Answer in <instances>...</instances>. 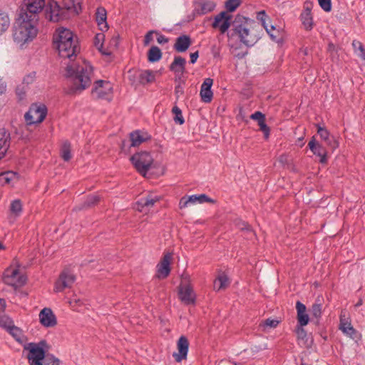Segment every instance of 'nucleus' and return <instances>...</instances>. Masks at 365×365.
Masks as SVG:
<instances>
[{"label": "nucleus", "instance_id": "f257e3e1", "mask_svg": "<svg viewBox=\"0 0 365 365\" xmlns=\"http://www.w3.org/2000/svg\"><path fill=\"white\" fill-rule=\"evenodd\" d=\"M53 41L56 44L61 57L69 59L65 68V77L69 81L67 93L76 95L88 88L91 84L90 75L92 67L79 65L73 60L80 52L78 38H74L73 33L68 29L59 28L53 34Z\"/></svg>", "mask_w": 365, "mask_h": 365}, {"label": "nucleus", "instance_id": "f03ea898", "mask_svg": "<svg viewBox=\"0 0 365 365\" xmlns=\"http://www.w3.org/2000/svg\"><path fill=\"white\" fill-rule=\"evenodd\" d=\"M14 26L13 38L17 43L32 41L37 34L38 14L46 6V0H24Z\"/></svg>", "mask_w": 365, "mask_h": 365}, {"label": "nucleus", "instance_id": "7ed1b4c3", "mask_svg": "<svg viewBox=\"0 0 365 365\" xmlns=\"http://www.w3.org/2000/svg\"><path fill=\"white\" fill-rule=\"evenodd\" d=\"M255 21L241 14L232 16L227 11H222L216 15L212 23L213 29H218L221 34L227 32L229 39L237 37L239 41L247 47H251L258 41L259 37L250 33L249 26Z\"/></svg>", "mask_w": 365, "mask_h": 365}, {"label": "nucleus", "instance_id": "20e7f679", "mask_svg": "<svg viewBox=\"0 0 365 365\" xmlns=\"http://www.w3.org/2000/svg\"><path fill=\"white\" fill-rule=\"evenodd\" d=\"M49 349L50 346L45 339L24 345V349L29 351L27 359L29 365H60L61 361L48 353Z\"/></svg>", "mask_w": 365, "mask_h": 365}, {"label": "nucleus", "instance_id": "39448f33", "mask_svg": "<svg viewBox=\"0 0 365 365\" xmlns=\"http://www.w3.org/2000/svg\"><path fill=\"white\" fill-rule=\"evenodd\" d=\"M81 11V4H76L73 0H63L61 4L54 0H49L45 17L49 21L57 23L70 19L71 14L78 15Z\"/></svg>", "mask_w": 365, "mask_h": 365}, {"label": "nucleus", "instance_id": "423d86ee", "mask_svg": "<svg viewBox=\"0 0 365 365\" xmlns=\"http://www.w3.org/2000/svg\"><path fill=\"white\" fill-rule=\"evenodd\" d=\"M130 160L136 170L143 176H145L153 163V158L148 151H140L133 155Z\"/></svg>", "mask_w": 365, "mask_h": 365}, {"label": "nucleus", "instance_id": "0eeeda50", "mask_svg": "<svg viewBox=\"0 0 365 365\" xmlns=\"http://www.w3.org/2000/svg\"><path fill=\"white\" fill-rule=\"evenodd\" d=\"M48 109L43 103H34L24 115L28 125L42 123L46 117Z\"/></svg>", "mask_w": 365, "mask_h": 365}, {"label": "nucleus", "instance_id": "6e6552de", "mask_svg": "<svg viewBox=\"0 0 365 365\" xmlns=\"http://www.w3.org/2000/svg\"><path fill=\"white\" fill-rule=\"evenodd\" d=\"M113 93V87L109 81L98 80L95 81L91 94L96 99L110 100Z\"/></svg>", "mask_w": 365, "mask_h": 365}, {"label": "nucleus", "instance_id": "1a4fd4ad", "mask_svg": "<svg viewBox=\"0 0 365 365\" xmlns=\"http://www.w3.org/2000/svg\"><path fill=\"white\" fill-rule=\"evenodd\" d=\"M76 281V276L68 269H63L54 284V292H61L66 288L72 287Z\"/></svg>", "mask_w": 365, "mask_h": 365}, {"label": "nucleus", "instance_id": "9d476101", "mask_svg": "<svg viewBox=\"0 0 365 365\" xmlns=\"http://www.w3.org/2000/svg\"><path fill=\"white\" fill-rule=\"evenodd\" d=\"M308 147L314 155L319 157L320 163H327V151L321 143L317 141L315 136L312 137L308 143Z\"/></svg>", "mask_w": 365, "mask_h": 365}, {"label": "nucleus", "instance_id": "9b49d317", "mask_svg": "<svg viewBox=\"0 0 365 365\" xmlns=\"http://www.w3.org/2000/svg\"><path fill=\"white\" fill-rule=\"evenodd\" d=\"M312 3L309 4L308 2L306 1L304 3V9L299 16L304 29L307 31L312 30L314 25L313 16L312 14Z\"/></svg>", "mask_w": 365, "mask_h": 365}, {"label": "nucleus", "instance_id": "f8f14e48", "mask_svg": "<svg viewBox=\"0 0 365 365\" xmlns=\"http://www.w3.org/2000/svg\"><path fill=\"white\" fill-rule=\"evenodd\" d=\"M189 341L187 338L182 335L180 336L177 341V348L178 350V353H173V356L175 361L180 362L182 360L185 359L187 356L189 349Z\"/></svg>", "mask_w": 365, "mask_h": 365}, {"label": "nucleus", "instance_id": "ddd939ff", "mask_svg": "<svg viewBox=\"0 0 365 365\" xmlns=\"http://www.w3.org/2000/svg\"><path fill=\"white\" fill-rule=\"evenodd\" d=\"M316 127L317 128V133L328 147L332 150H334L339 147V143L338 140L330 135L329 131L325 127H322L319 124H317Z\"/></svg>", "mask_w": 365, "mask_h": 365}, {"label": "nucleus", "instance_id": "4468645a", "mask_svg": "<svg viewBox=\"0 0 365 365\" xmlns=\"http://www.w3.org/2000/svg\"><path fill=\"white\" fill-rule=\"evenodd\" d=\"M172 256L170 253L165 254L157 265V277L159 279L166 278L170 273V262Z\"/></svg>", "mask_w": 365, "mask_h": 365}, {"label": "nucleus", "instance_id": "2eb2a0df", "mask_svg": "<svg viewBox=\"0 0 365 365\" xmlns=\"http://www.w3.org/2000/svg\"><path fill=\"white\" fill-rule=\"evenodd\" d=\"M179 299L186 305L195 304L196 301L195 294L192 287L189 284L179 287Z\"/></svg>", "mask_w": 365, "mask_h": 365}, {"label": "nucleus", "instance_id": "dca6fc26", "mask_svg": "<svg viewBox=\"0 0 365 365\" xmlns=\"http://www.w3.org/2000/svg\"><path fill=\"white\" fill-rule=\"evenodd\" d=\"M40 323L45 327H53L57 324V319L50 308L45 307L39 313Z\"/></svg>", "mask_w": 365, "mask_h": 365}, {"label": "nucleus", "instance_id": "f3484780", "mask_svg": "<svg viewBox=\"0 0 365 365\" xmlns=\"http://www.w3.org/2000/svg\"><path fill=\"white\" fill-rule=\"evenodd\" d=\"M185 64L186 60L180 56H175L173 61L169 66L170 71H173L175 74V79L178 78H181L182 76L185 72Z\"/></svg>", "mask_w": 365, "mask_h": 365}, {"label": "nucleus", "instance_id": "a211bd4d", "mask_svg": "<svg viewBox=\"0 0 365 365\" xmlns=\"http://www.w3.org/2000/svg\"><path fill=\"white\" fill-rule=\"evenodd\" d=\"M250 119L257 120L258 125L259 126V130L263 133L264 138L267 140L269 138L270 135V128L266 124V116L261 111H256L254 113L251 114L250 116Z\"/></svg>", "mask_w": 365, "mask_h": 365}, {"label": "nucleus", "instance_id": "6ab92c4d", "mask_svg": "<svg viewBox=\"0 0 365 365\" xmlns=\"http://www.w3.org/2000/svg\"><path fill=\"white\" fill-rule=\"evenodd\" d=\"M213 79L207 78L204 80L202 84L201 85L200 94L201 96V100L204 103H210L212 99L213 93L211 89Z\"/></svg>", "mask_w": 365, "mask_h": 365}, {"label": "nucleus", "instance_id": "aec40b11", "mask_svg": "<svg viewBox=\"0 0 365 365\" xmlns=\"http://www.w3.org/2000/svg\"><path fill=\"white\" fill-rule=\"evenodd\" d=\"M191 44L192 40L190 36L182 34L176 38L173 48L177 52L184 53L189 48Z\"/></svg>", "mask_w": 365, "mask_h": 365}, {"label": "nucleus", "instance_id": "412c9836", "mask_svg": "<svg viewBox=\"0 0 365 365\" xmlns=\"http://www.w3.org/2000/svg\"><path fill=\"white\" fill-rule=\"evenodd\" d=\"M297 324L307 326L309 322V314L307 313L306 306L300 301L296 303Z\"/></svg>", "mask_w": 365, "mask_h": 365}, {"label": "nucleus", "instance_id": "4be33fe9", "mask_svg": "<svg viewBox=\"0 0 365 365\" xmlns=\"http://www.w3.org/2000/svg\"><path fill=\"white\" fill-rule=\"evenodd\" d=\"M107 12L103 7H98L96 12V21L98 26L99 30L106 32L108 30L109 26L106 21Z\"/></svg>", "mask_w": 365, "mask_h": 365}, {"label": "nucleus", "instance_id": "5701e85b", "mask_svg": "<svg viewBox=\"0 0 365 365\" xmlns=\"http://www.w3.org/2000/svg\"><path fill=\"white\" fill-rule=\"evenodd\" d=\"M150 138L151 136L147 133H145V136L141 135V131L139 130H134L130 133V145H133V147H137Z\"/></svg>", "mask_w": 365, "mask_h": 365}, {"label": "nucleus", "instance_id": "b1692460", "mask_svg": "<svg viewBox=\"0 0 365 365\" xmlns=\"http://www.w3.org/2000/svg\"><path fill=\"white\" fill-rule=\"evenodd\" d=\"M6 331L20 344L27 341V337L24 334L23 330L15 326L14 324L9 327Z\"/></svg>", "mask_w": 365, "mask_h": 365}, {"label": "nucleus", "instance_id": "393cba45", "mask_svg": "<svg viewBox=\"0 0 365 365\" xmlns=\"http://www.w3.org/2000/svg\"><path fill=\"white\" fill-rule=\"evenodd\" d=\"M215 4L211 1L202 0L197 3L195 10L200 15H203L212 11L215 9Z\"/></svg>", "mask_w": 365, "mask_h": 365}, {"label": "nucleus", "instance_id": "a878e982", "mask_svg": "<svg viewBox=\"0 0 365 365\" xmlns=\"http://www.w3.org/2000/svg\"><path fill=\"white\" fill-rule=\"evenodd\" d=\"M230 285L227 275L225 273L220 274L214 281V289L217 292L224 289Z\"/></svg>", "mask_w": 365, "mask_h": 365}, {"label": "nucleus", "instance_id": "bb28decb", "mask_svg": "<svg viewBox=\"0 0 365 365\" xmlns=\"http://www.w3.org/2000/svg\"><path fill=\"white\" fill-rule=\"evenodd\" d=\"M9 134L0 130V160L3 158L9 147Z\"/></svg>", "mask_w": 365, "mask_h": 365}, {"label": "nucleus", "instance_id": "cd10ccee", "mask_svg": "<svg viewBox=\"0 0 365 365\" xmlns=\"http://www.w3.org/2000/svg\"><path fill=\"white\" fill-rule=\"evenodd\" d=\"M158 200V197L153 198L150 195L142 197L137 202L138 210L143 212L145 208L152 207Z\"/></svg>", "mask_w": 365, "mask_h": 365}, {"label": "nucleus", "instance_id": "c85d7f7f", "mask_svg": "<svg viewBox=\"0 0 365 365\" xmlns=\"http://www.w3.org/2000/svg\"><path fill=\"white\" fill-rule=\"evenodd\" d=\"M155 73L153 71L150 70L142 71L138 76V82L142 85L153 83L155 81Z\"/></svg>", "mask_w": 365, "mask_h": 365}, {"label": "nucleus", "instance_id": "c756f323", "mask_svg": "<svg viewBox=\"0 0 365 365\" xmlns=\"http://www.w3.org/2000/svg\"><path fill=\"white\" fill-rule=\"evenodd\" d=\"M19 175L14 171H6L0 173V185L4 186L9 185L14 180H18Z\"/></svg>", "mask_w": 365, "mask_h": 365}, {"label": "nucleus", "instance_id": "7c9ffc66", "mask_svg": "<svg viewBox=\"0 0 365 365\" xmlns=\"http://www.w3.org/2000/svg\"><path fill=\"white\" fill-rule=\"evenodd\" d=\"M148 61L150 63H155L159 61L162 58V51L161 50L156 46H153L148 50Z\"/></svg>", "mask_w": 365, "mask_h": 365}, {"label": "nucleus", "instance_id": "2f4dec72", "mask_svg": "<svg viewBox=\"0 0 365 365\" xmlns=\"http://www.w3.org/2000/svg\"><path fill=\"white\" fill-rule=\"evenodd\" d=\"M19 272V268H7L4 272V281L5 284L8 285L13 284L12 282L17 277Z\"/></svg>", "mask_w": 365, "mask_h": 365}, {"label": "nucleus", "instance_id": "473e14b6", "mask_svg": "<svg viewBox=\"0 0 365 365\" xmlns=\"http://www.w3.org/2000/svg\"><path fill=\"white\" fill-rule=\"evenodd\" d=\"M10 24L9 14L2 10H0V36L9 28Z\"/></svg>", "mask_w": 365, "mask_h": 365}, {"label": "nucleus", "instance_id": "72a5a7b5", "mask_svg": "<svg viewBox=\"0 0 365 365\" xmlns=\"http://www.w3.org/2000/svg\"><path fill=\"white\" fill-rule=\"evenodd\" d=\"M101 197L98 195H88L86 200L82 204L79 210L88 209L94 207L100 202Z\"/></svg>", "mask_w": 365, "mask_h": 365}, {"label": "nucleus", "instance_id": "f704fd0d", "mask_svg": "<svg viewBox=\"0 0 365 365\" xmlns=\"http://www.w3.org/2000/svg\"><path fill=\"white\" fill-rule=\"evenodd\" d=\"M172 113L175 115L173 120L176 124L181 125L185 123V119L182 116V110L178 106H174L172 108Z\"/></svg>", "mask_w": 365, "mask_h": 365}, {"label": "nucleus", "instance_id": "c9c22d12", "mask_svg": "<svg viewBox=\"0 0 365 365\" xmlns=\"http://www.w3.org/2000/svg\"><path fill=\"white\" fill-rule=\"evenodd\" d=\"M26 275L19 272V274L17 276V277L12 282L13 284H11L9 286L13 287L15 289H16L24 286L26 284Z\"/></svg>", "mask_w": 365, "mask_h": 365}, {"label": "nucleus", "instance_id": "e433bc0d", "mask_svg": "<svg viewBox=\"0 0 365 365\" xmlns=\"http://www.w3.org/2000/svg\"><path fill=\"white\" fill-rule=\"evenodd\" d=\"M322 304L321 303L315 302L312 304L311 312L312 315L317 319L316 324H318L319 323V319L322 317Z\"/></svg>", "mask_w": 365, "mask_h": 365}, {"label": "nucleus", "instance_id": "4c0bfd02", "mask_svg": "<svg viewBox=\"0 0 365 365\" xmlns=\"http://www.w3.org/2000/svg\"><path fill=\"white\" fill-rule=\"evenodd\" d=\"M61 156L64 161H69L71 159V144L69 142L63 143L61 149Z\"/></svg>", "mask_w": 365, "mask_h": 365}, {"label": "nucleus", "instance_id": "58836bf2", "mask_svg": "<svg viewBox=\"0 0 365 365\" xmlns=\"http://www.w3.org/2000/svg\"><path fill=\"white\" fill-rule=\"evenodd\" d=\"M13 319L5 314L0 313V327L3 328L6 331L14 324Z\"/></svg>", "mask_w": 365, "mask_h": 365}, {"label": "nucleus", "instance_id": "ea45409f", "mask_svg": "<svg viewBox=\"0 0 365 365\" xmlns=\"http://www.w3.org/2000/svg\"><path fill=\"white\" fill-rule=\"evenodd\" d=\"M10 211L16 216H19L22 212L21 201L19 199L13 200L10 205Z\"/></svg>", "mask_w": 365, "mask_h": 365}, {"label": "nucleus", "instance_id": "a19ab883", "mask_svg": "<svg viewBox=\"0 0 365 365\" xmlns=\"http://www.w3.org/2000/svg\"><path fill=\"white\" fill-rule=\"evenodd\" d=\"M304 326L297 324L295 331L297 334V339L302 340L305 343L307 341V333L306 330L304 329Z\"/></svg>", "mask_w": 365, "mask_h": 365}, {"label": "nucleus", "instance_id": "79ce46f5", "mask_svg": "<svg viewBox=\"0 0 365 365\" xmlns=\"http://www.w3.org/2000/svg\"><path fill=\"white\" fill-rule=\"evenodd\" d=\"M240 0H227L225 2V8L227 12H233L240 5Z\"/></svg>", "mask_w": 365, "mask_h": 365}, {"label": "nucleus", "instance_id": "37998d69", "mask_svg": "<svg viewBox=\"0 0 365 365\" xmlns=\"http://www.w3.org/2000/svg\"><path fill=\"white\" fill-rule=\"evenodd\" d=\"M237 228H239L242 231H245L247 232H252V226L247 222L242 220H239L235 223Z\"/></svg>", "mask_w": 365, "mask_h": 365}, {"label": "nucleus", "instance_id": "c03bdc74", "mask_svg": "<svg viewBox=\"0 0 365 365\" xmlns=\"http://www.w3.org/2000/svg\"><path fill=\"white\" fill-rule=\"evenodd\" d=\"M346 328L347 329L345 331H342L344 334L354 340L360 339V334L353 327L352 325Z\"/></svg>", "mask_w": 365, "mask_h": 365}, {"label": "nucleus", "instance_id": "a18cd8bd", "mask_svg": "<svg viewBox=\"0 0 365 365\" xmlns=\"http://www.w3.org/2000/svg\"><path fill=\"white\" fill-rule=\"evenodd\" d=\"M279 323H280L279 320L268 318V319L262 321L259 326L263 327L264 328L267 327H269L270 328H276L279 325Z\"/></svg>", "mask_w": 365, "mask_h": 365}, {"label": "nucleus", "instance_id": "49530a36", "mask_svg": "<svg viewBox=\"0 0 365 365\" xmlns=\"http://www.w3.org/2000/svg\"><path fill=\"white\" fill-rule=\"evenodd\" d=\"M319 6L325 12H330L332 9L331 0H317Z\"/></svg>", "mask_w": 365, "mask_h": 365}, {"label": "nucleus", "instance_id": "de8ad7c7", "mask_svg": "<svg viewBox=\"0 0 365 365\" xmlns=\"http://www.w3.org/2000/svg\"><path fill=\"white\" fill-rule=\"evenodd\" d=\"M28 87L26 86L21 84L19 85L16 88V94L19 98V100H23L26 96V89Z\"/></svg>", "mask_w": 365, "mask_h": 365}, {"label": "nucleus", "instance_id": "09e8293b", "mask_svg": "<svg viewBox=\"0 0 365 365\" xmlns=\"http://www.w3.org/2000/svg\"><path fill=\"white\" fill-rule=\"evenodd\" d=\"M342 312L340 314V323H339V329L341 331H345L348 327H350L351 325L350 321H349L348 319H345V316L342 314Z\"/></svg>", "mask_w": 365, "mask_h": 365}, {"label": "nucleus", "instance_id": "8fccbe9b", "mask_svg": "<svg viewBox=\"0 0 365 365\" xmlns=\"http://www.w3.org/2000/svg\"><path fill=\"white\" fill-rule=\"evenodd\" d=\"M133 145H130V141L127 140H123L120 144V151L125 155L130 153V148Z\"/></svg>", "mask_w": 365, "mask_h": 365}, {"label": "nucleus", "instance_id": "3c124183", "mask_svg": "<svg viewBox=\"0 0 365 365\" xmlns=\"http://www.w3.org/2000/svg\"><path fill=\"white\" fill-rule=\"evenodd\" d=\"M263 27L273 41L277 42L279 41V40L277 39V36L272 32V31L275 30L274 26L271 25L270 26H269L268 24L267 23V20H265V26Z\"/></svg>", "mask_w": 365, "mask_h": 365}, {"label": "nucleus", "instance_id": "603ef678", "mask_svg": "<svg viewBox=\"0 0 365 365\" xmlns=\"http://www.w3.org/2000/svg\"><path fill=\"white\" fill-rule=\"evenodd\" d=\"M105 35L102 33L97 34L94 38V44L99 50L103 47Z\"/></svg>", "mask_w": 365, "mask_h": 365}, {"label": "nucleus", "instance_id": "864d4df0", "mask_svg": "<svg viewBox=\"0 0 365 365\" xmlns=\"http://www.w3.org/2000/svg\"><path fill=\"white\" fill-rule=\"evenodd\" d=\"M257 19L261 22L262 26H265V20H269L264 10H262L257 14Z\"/></svg>", "mask_w": 365, "mask_h": 365}, {"label": "nucleus", "instance_id": "5fc2aeb1", "mask_svg": "<svg viewBox=\"0 0 365 365\" xmlns=\"http://www.w3.org/2000/svg\"><path fill=\"white\" fill-rule=\"evenodd\" d=\"M35 78H36V72H31L29 74L26 75L24 78L22 84H24V85L26 86V87H28V86L29 84L32 83L35 81Z\"/></svg>", "mask_w": 365, "mask_h": 365}, {"label": "nucleus", "instance_id": "6e6d98bb", "mask_svg": "<svg viewBox=\"0 0 365 365\" xmlns=\"http://www.w3.org/2000/svg\"><path fill=\"white\" fill-rule=\"evenodd\" d=\"M197 202L204 203V202H210V203H215L216 200L210 198L206 194H200L197 195Z\"/></svg>", "mask_w": 365, "mask_h": 365}, {"label": "nucleus", "instance_id": "4d7b16f0", "mask_svg": "<svg viewBox=\"0 0 365 365\" xmlns=\"http://www.w3.org/2000/svg\"><path fill=\"white\" fill-rule=\"evenodd\" d=\"M352 46L354 48H358L359 51H360L361 53L359 56L363 58L365 57V48L362 43L358 41H353Z\"/></svg>", "mask_w": 365, "mask_h": 365}, {"label": "nucleus", "instance_id": "13d9d810", "mask_svg": "<svg viewBox=\"0 0 365 365\" xmlns=\"http://www.w3.org/2000/svg\"><path fill=\"white\" fill-rule=\"evenodd\" d=\"M153 33H155V34H158V31H153V30H151V31H149L145 35V37H144V40H143V43L145 46H147L148 45L151 41H153V36H152V34Z\"/></svg>", "mask_w": 365, "mask_h": 365}, {"label": "nucleus", "instance_id": "bf43d9fd", "mask_svg": "<svg viewBox=\"0 0 365 365\" xmlns=\"http://www.w3.org/2000/svg\"><path fill=\"white\" fill-rule=\"evenodd\" d=\"M184 93V89L180 84L175 86V94L176 96L177 100L179 98L180 94L182 95Z\"/></svg>", "mask_w": 365, "mask_h": 365}, {"label": "nucleus", "instance_id": "052dcab7", "mask_svg": "<svg viewBox=\"0 0 365 365\" xmlns=\"http://www.w3.org/2000/svg\"><path fill=\"white\" fill-rule=\"evenodd\" d=\"M188 204H189V202L187 200V198L185 196H184L182 197H181L180 200L179 207H180V209H183V208L186 207Z\"/></svg>", "mask_w": 365, "mask_h": 365}, {"label": "nucleus", "instance_id": "680f3d73", "mask_svg": "<svg viewBox=\"0 0 365 365\" xmlns=\"http://www.w3.org/2000/svg\"><path fill=\"white\" fill-rule=\"evenodd\" d=\"M198 57H199V51H196L194 53H191L190 54V63L192 64L195 63Z\"/></svg>", "mask_w": 365, "mask_h": 365}, {"label": "nucleus", "instance_id": "e2e57ef3", "mask_svg": "<svg viewBox=\"0 0 365 365\" xmlns=\"http://www.w3.org/2000/svg\"><path fill=\"white\" fill-rule=\"evenodd\" d=\"M158 34V36L157 38V41L158 43L160 44H163V43H166L168 42L169 39L165 36L163 34Z\"/></svg>", "mask_w": 365, "mask_h": 365}, {"label": "nucleus", "instance_id": "0e129e2a", "mask_svg": "<svg viewBox=\"0 0 365 365\" xmlns=\"http://www.w3.org/2000/svg\"><path fill=\"white\" fill-rule=\"evenodd\" d=\"M187 198L189 203H195L197 202V195H192Z\"/></svg>", "mask_w": 365, "mask_h": 365}, {"label": "nucleus", "instance_id": "69168bd1", "mask_svg": "<svg viewBox=\"0 0 365 365\" xmlns=\"http://www.w3.org/2000/svg\"><path fill=\"white\" fill-rule=\"evenodd\" d=\"M304 143H305L304 141V137L299 138L296 141V145L299 146L300 148L303 147Z\"/></svg>", "mask_w": 365, "mask_h": 365}, {"label": "nucleus", "instance_id": "338daca9", "mask_svg": "<svg viewBox=\"0 0 365 365\" xmlns=\"http://www.w3.org/2000/svg\"><path fill=\"white\" fill-rule=\"evenodd\" d=\"M6 301L3 298H0V307H1V309L4 312L6 309Z\"/></svg>", "mask_w": 365, "mask_h": 365}, {"label": "nucleus", "instance_id": "774afa93", "mask_svg": "<svg viewBox=\"0 0 365 365\" xmlns=\"http://www.w3.org/2000/svg\"><path fill=\"white\" fill-rule=\"evenodd\" d=\"M6 90V86L4 83H0V94L4 93Z\"/></svg>", "mask_w": 365, "mask_h": 365}]
</instances>
